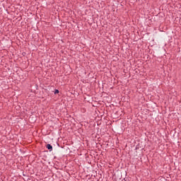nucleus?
Instances as JSON below:
<instances>
[{"instance_id":"nucleus-1","label":"nucleus","mask_w":181,"mask_h":181,"mask_svg":"<svg viewBox=\"0 0 181 181\" xmlns=\"http://www.w3.org/2000/svg\"><path fill=\"white\" fill-rule=\"evenodd\" d=\"M47 148L49 151H52L53 150V147L52 146V145L50 144H47Z\"/></svg>"},{"instance_id":"nucleus-2","label":"nucleus","mask_w":181,"mask_h":181,"mask_svg":"<svg viewBox=\"0 0 181 181\" xmlns=\"http://www.w3.org/2000/svg\"><path fill=\"white\" fill-rule=\"evenodd\" d=\"M54 93V94H59V90L55 89Z\"/></svg>"}]
</instances>
